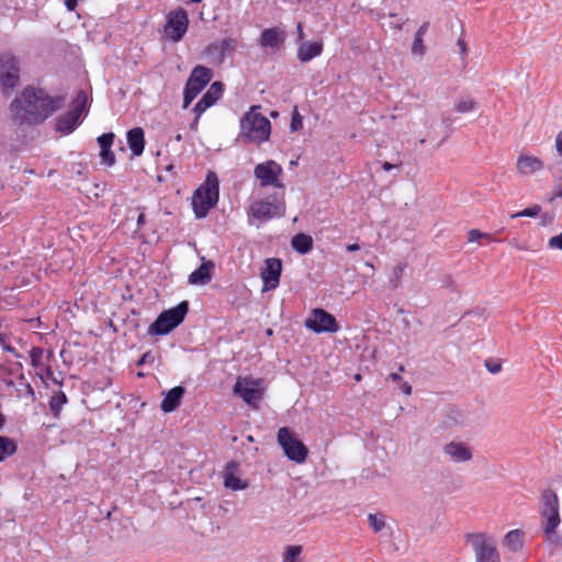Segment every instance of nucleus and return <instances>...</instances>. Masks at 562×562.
Segmentation results:
<instances>
[{
	"mask_svg": "<svg viewBox=\"0 0 562 562\" xmlns=\"http://www.w3.org/2000/svg\"><path fill=\"white\" fill-rule=\"evenodd\" d=\"M60 100L54 99L43 89L26 87L10 104L12 121L19 125L44 122L57 109Z\"/></svg>",
	"mask_w": 562,
	"mask_h": 562,
	"instance_id": "nucleus-1",
	"label": "nucleus"
},
{
	"mask_svg": "<svg viewBox=\"0 0 562 562\" xmlns=\"http://www.w3.org/2000/svg\"><path fill=\"white\" fill-rule=\"evenodd\" d=\"M538 512L546 539L549 542L557 543L560 540L557 529L562 520L559 496L552 488H544L541 492Z\"/></svg>",
	"mask_w": 562,
	"mask_h": 562,
	"instance_id": "nucleus-2",
	"label": "nucleus"
},
{
	"mask_svg": "<svg viewBox=\"0 0 562 562\" xmlns=\"http://www.w3.org/2000/svg\"><path fill=\"white\" fill-rule=\"evenodd\" d=\"M259 110V105H252L240 119L239 137L245 143L260 145L270 137L271 123Z\"/></svg>",
	"mask_w": 562,
	"mask_h": 562,
	"instance_id": "nucleus-3",
	"label": "nucleus"
},
{
	"mask_svg": "<svg viewBox=\"0 0 562 562\" xmlns=\"http://www.w3.org/2000/svg\"><path fill=\"white\" fill-rule=\"evenodd\" d=\"M218 201V179L210 171L203 184L193 193L192 207L198 218L205 217L209 211L216 205Z\"/></svg>",
	"mask_w": 562,
	"mask_h": 562,
	"instance_id": "nucleus-4",
	"label": "nucleus"
},
{
	"mask_svg": "<svg viewBox=\"0 0 562 562\" xmlns=\"http://www.w3.org/2000/svg\"><path fill=\"white\" fill-rule=\"evenodd\" d=\"M285 212L284 194H272L255 200L248 209V216L259 222H268L273 217L283 216Z\"/></svg>",
	"mask_w": 562,
	"mask_h": 562,
	"instance_id": "nucleus-5",
	"label": "nucleus"
},
{
	"mask_svg": "<svg viewBox=\"0 0 562 562\" xmlns=\"http://www.w3.org/2000/svg\"><path fill=\"white\" fill-rule=\"evenodd\" d=\"M188 311L189 303L187 301H182L177 306L164 311L156 321L150 324L148 334L155 336L169 334L183 322Z\"/></svg>",
	"mask_w": 562,
	"mask_h": 562,
	"instance_id": "nucleus-6",
	"label": "nucleus"
},
{
	"mask_svg": "<svg viewBox=\"0 0 562 562\" xmlns=\"http://www.w3.org/2000/svg\"><path fill=\"white\" fill-rule=\"evenodd\" d=\"M277 440L289 460L299 464L306 461L308 456L307 447L288 427H281L278 430Z\"/></svg>",
	"mask_w": 562,
	"mask_h": 562,
	"instance_id": "nucleus-7",
	"label": "nucleus"
},
{
	"mask_svg": "<svg viewBox=\"0 0 562 562\" xmlns=\"http://www.w3.org/2000/svg\"><path fill=\"white\" fill-rule=\"evenodd\" d=\"M213 72L210 68L198 65L189 76L183 91V108L187 109L190 103L199 95L204 87L211 81Z\"/></svg>",
	"mask_w": 562,
	"mask_h": 562,
	"instance_id": "nucleus-8",
	"label": "nucleus"
},
{
	"mask_svg": "<svg viewBox=\"0 0 562 562\" xmlns=\"http://www.w3.org/2000/svg\"><path fill=\"white\" fill-rule=\"evenodd\" d=\"M263 383L261 379H252L249 376H238L234 385L233 392L243 398L252 408L257 409V402L263 396Z\"/></svg>",
	"mask_w": 562,
	"mask_h": 562,
	"instance_id": "nucleus-9",
	"label": "nucleus"
},
{
	"mask_svg": "<svg viewBox=\"0 0 562 562\" xmlns=\"http://www.w3.org/2000/svg\"><path fill=\"white\" fill-rule=\"evenodd\" d=\"M282 175L283 168L272 159L260 162L254 168V176L259 180L261 188L273 187L284 189V184L281 180Z\"/></svg>",
	"mask_w": 562,
	"mask_h": 562,
	"instance_id": "nucleus-10",
	"label": "nucleus"
},
{
	"mask_svg": "<svg viewBox=\"0 0 562 562\" xmlns=\"http://www.w3.org/2000/svg\"><path fill=\"white\" fill-rule=\"evenodd\" d=\"M472 544L476 562H499V554L491 537L485 533H470L467 536Z\"/></svg>",
	"mask_w": 562,
	"mask_h": 562,
	"instance_id": "nucleus-11",
	"label": "nucleus"
},
{
	"mask_svg": "<svg viewBox=\"0 0 562 562\" xmlns=\"http://www.w3.org/2000/svg\"><path fill=\"white\" fill-rule=\"evenodd\" d=\"M304 324L307 329L316 334H334L340 328L336 317L321 307L313 308Z\"/></svg>",
	"mask_w": 562,
	"mask_h": 562,
	"instance_id": "nucleus-12",
	"label": "nucleus"
},
{
	"mask_svg": "<svg viewBox=\"0 0 562 562\" xmlns=\"http://www.w3.org/2000/svg\"><path fill=\"white\" fill-rule=\"evenodd\" d=\"M189 27V18L184 9L179 8L167 14L164 27L165 36L173 43L180 42Z\"/></svg>",
	"mask_w": 562,
	"mask_h": 562,
	"instance_id": "nucleus-13",
	"label": "nucleus"
},
{
	"mask_svg": "<svg viewBox=\"0 0 562 562\" xmlns=\"http://www.w3.org/2000/svg\"><path fill=\"white\" fill-rule=\"evenodd\" d=\"M86 103L87 94L85 91L80 90L72 102L71 109L58 117L56 124L57 130L65 134L71 133L79 124V120L85 110Z\"/></svg>",
	"mask_w": 562,
	"mask_h": 562,
	"instance_id": "nucleus-14",
	"label": "nucleus"
},
{
	"mask_svg": "<svg viewBox=\"0 0 562 562\" xmlns=\"http://www.w3.org/2000/svg\"><path fill=\"white\" fill-rule=\"evenodd\" d=\"M20 81V67L16 58L10 54L0 56V86L4 91L14 89Z\"/></svg>",
	"mask_w": 562,
	"mask_h": 562,
	"instance_id": "nucleus-15",
	"label": "nucleus"
},
{
	"mask_svg": "<svg viewBox=\"0 0 562 562\" xmlns=\"http://www.w3.org/2000/svg\"><path fill=\"white\" fill-rule=\"evenodd\" d=\"M223 94V83L220 81H215L211 85L209 90L203 94V97L199 100V102L194 105L193 112L195 114V119L191 124V128L195 130L199 119L201 115L213 104H215Z\"/></svg>",
	"mask_w": 562,
	"mask_h": 562,
	"instance_id": "nucleus-16",
	"label": "nucleus"
},
{
	"mask_svg": "<svg viewBox=\"0 0 562 562\" xmlns=\"http://www.w3.org/2000/svg\"><path fill=\"white\" fill-rule=\"evenodd\" d=\"M282 272V260L279 258H268L265 260V266L260 271V277L263 282V290H274L279 283Z\"/></svg>",
	"mask_w": 562,
	"mask_h": 562,
	"instance_id": "nucleus-17",
	"label": "nucleus"
},
{
	"mask_svg": "<svg viewBox=\"0 0 562 562\" xmlns=\"http://www.w3.org/2000/svg\"><path fill=\"white\" fill-rule=\"evenodd\" d=\"M544 168V162L537 156L520 154L516 160V169L522 177L535 175Z\"/></svg>",
	"mask_w": 562,
	"mask_h": 562,
	"instance_id": "nucleus-18",
	"label": "nucleus"
},
{
	"mask_svg": "<svg viewBox=\"0 0 562 562\" xmlns=\"http://www.w3.org/2000/svg\"><path fill=\"white\" fill-rule=\"evenodd\" d=\"M285 41V34L279 27H269L261 32L259 44L262 47L279 49Z\"/></svg>",
	"mask_w": 562,
	"mask_h": 562,
	"instance_id": "nucleus-19",
	"label": "nucleus"
},
{
	"mask_svg": "<svg viewBox=\"0 0 562 562\" xmlns=\"http://www.w3.org/2000/svg\"><path fill=\"white\" fill-rule=\"evenodd\" d=\"M443 451L454 462H467L472 459L471 449L462 442L451 441L445 446Z\"/></svg>",
	"mask_w": 562,
	"mask_h": 562,
	"instance_id": "nucleus-20",
	"label": "nucleus"
},
{
	"mask_svg": "<svg viewBox=\"0 0 562 562\" xmlns=\"http://www.w3.org/2000/svg\"><path fill=\"white\" fill-rule=\"evenodd\" d=\"M127 144L134 156H140L145 148V135L142 127H134L127 132Z\"/></svg>",
	"mask_w": 562,
	"mask_h": 562,
	"instance_id": "nucleus-21",
	"label": "nucleus"
},
{
	"mask_svg": "<svg viewBox=\"0 0 562 562\" xmlns=\"http://www.w3.org/2000/svg\"><path fill=\"white\" fill-rule=\"evenodd\" d=\"M214 268V263L212 261H205L203 259V262L201 266L195 269L190 276H189V282L191 284H206L212 279V269Z\"/></svg>",
	"mask_w": 562,
	"mask_h": 562,
	"instance_id": "nucleus-22",
	"label": "nucleus"
},
{
	"mask_svg": "<svg viewBox=\"0 0 562 562\" xmlns=\"http://www.w3.org/2000/svg\"><path fill=\"white\" fill-rule=\"evenodd\" d=\"M183 394L184 389L182 386H175L169 390L161 402V409L165 413L173 412L180 405Z\"/></svg>",
	"mask_w": 562,
	"mask_h": 562,
	"instance_id": "nucleus-23",
	"label": "nucleus"
},
{
	"mask_svg": "<svg viewBox=\"0 0 562 562\" xmlns=\"http://www.w3.org/2000/svg\"><path fill=\"white\" fill-rule=\"evenodd\" d=\"M323 52L322 42H305L300 45L297 49V58L302 63H307L313 58L319 56Z\"/></svg>",
	"mask_w": 562,
	"mask_h": 562,
	"instance_id": "nucleus-24",
	"label": "nucleus"
},
{
	"mask_svg": "<svg viewBox=\"0 0 562 562\" xmlns=\"http://www.w3.org/2000/svg\"><path fill=\"white\" fill-rule=\"evenodd\" d=\"M29 353L31 366L38 370H42L54 357V352L52 350H48L45 355L41 347H33Z\"/></svg>",
	"mask_w": 562,
	"mask_h": 562,
	"instance_id": "nucleus-25",
	"label": "nucleus"
},
{
	"mask_svg": "<svg viewBox=\"0 0 562 562\" xmlns=\"http://www.w3.org/2000/svg\"><path fill=\"white\" fill-rule=\"evenodd\" d=\"M291 245L297 252L306 254L313 247V239L311 236L300 233L292 238Z\"/></svg>",
	"mask_w": 562,
	"mask_h": 562,
	"instance_id": "nucleus-26",
	"label": "nucleus"
},
{
	"mask_svg": "<svg viewBox=\"0 0 562 562\" xmlns=\"http://www.w3.org/2000/svg\"><path fill=\"white\" fill-rule=\"evenodd\" d=\"M522 532L518 529L508 531L504 538V544L512 551H518L522 548Z\"/></svg>",
	"mask_w": 562,
	"mask_h": 562,
	"instance_id": "nucleus-27",
	"label": "nucleus"
},
{
	"mask_svg": "<svg viewBox=\"0 0 562 562\" xmlns=\"http://www.w3.org/2000/svg\"><path fill=\"white\" fill-rule=\"evenodd\" d=\"M16 450V443L12 438L0 436V462L13 456Z\"/></svg>",
	"mask_w": 562,
	"mask_h": 562,
	"instance_id": "nucleus-28",
	"label": "nucleus"
},
{
	"mask_svg": "<svg viewBox=\"0 0 562 562\" xmlns=\"http://www.w3.org/2000/svg\"><path fill=\"white\" fill-rule=\"evenodd\" d=\"M224 485L233 491H240L247 488V483L243 482L233 472L226 471L224 475Z\"/></svg>",
	"mask_w": 562,
	"mask_h": 562,
	"instance_id": "nucleus-29",
	"label": "nucleus"
},
{
	"mask_svg": "<svg viewBox=\"0 0 562 562\" xmlns=\"http://www.w3.org/2000/svg\"><path fill=\"white\" fill-rule=\"evenodd\" d=\"M67 402V396L64 392L59 391L57 393H55L50 401H49V407H50V411L53 412L54 416H58L60 411H61V407L63 405Z\"/></svg>",
	"mask_w": 562,
	"mask_h": 562,
	"instance_id": "nucleus-30",
	"label": "nucleus"
},
{
	"mask_svg": "<svg viewBox=\"0 0 562 562\" xmlns=\"http://www.w3.org/2000/svg\"><path fill=\"white\" fill-rule=\"evenodd\" d=\"M406 263L400 262L392 270V278L390 280L393 288H397L401 284Z\"/></svg>",
	"mask_w": 562,
	"mask_h": 562,
	"instance_id": "nucleus-31",
	"label": "nucleus"
},
{
	"mask_svg": "<svg viewBox=\"0 0 562 562\" xmlns=\"http://www.w3.org/2000/svg\"><path fill=\"white\" fill-rule=\"evenodd\" d=\"M475 108H476V102L474 99H471V98L465 99V100H460L454 105V110L458 113H468V112L474 111Z\"/></svg>",
	"mask_w": 562,
	"mask_h": 562,
	"instance_id": "nucleus-32",
	"label": "nucleus"
},
{
	"mask_svg": "<svg viewBox=\"0 0 562 562\" xmlns=\"http://www.w3.org/2000/svg\"><path fill=\"white\" fill-rule=\"evenodd\" d=\"M302 552L300 546H288L283 554V562H297L296 558Z\"/></svg>",
	"mask_w": 562,
	"mask_h": 562,
	"instance_id": "nucleus-33",
	"label": "nucleus"
},
{
	"mask_svg": "<svg viewBox=\"0 0 562 562\" xmlns=\"http://www.w3.org/2000/svg\"><path fill=\"white\" fill-rule=\"evenodd\" d=\"M368 520L370 526L375 532L381 531L385 527V521L382 516L375 514H369Z\"/></svg>",
	"mask_w": 562,
	"mask_h": 562,
	"instance_id": "nucleus-34",
	"label": "nucleus"
},
{
	"mask_svg": "<svg viewBox=\"0 0 562 562\" xmlns=\"http://www.w3.org/2000/svg\"><path fill=\"white\" fill-rule=\"evenodd\" d=\"M541 211V207L539 205H533L530 207H527L520 212L514 213L510 215L512 218H517L521 216H528V217H536Z\"/></svg>",
	"mask_w": 562,
	"mask_h": 562,
	"instance_id": "nucleus-35",
	"label": "nucleus"
},
{
	"mask_svg": "<svg viewBox=\"0 0 562 562\" xmlns=\"http://www.w3.org/2000/svg\"><path fill=\"white\" fill-rule=\"evenodd\" d=\"M114 137H115V135L112 132L104 133L101 136H99L98 137V143H99V146H100V150L101 149L111 148V146L113 145V142H114Z\"/></svg>",
	"mask_w": 562,
	"mask_h": 562,
	"instance_id": "nucleus-36",
	"label": "nucleus"
},
{
	"mask_svg": "<svg viewBox=\"0 0 562 562\" xmlns=\"http://www.w3.org/2000/svg\"><path fill=\"white\" fill-rule=\"evenodd\" d=\"M481 238H487L488 240H495L490 234L487 233H482L481 231L479 229H471L469 231L468 233V241L469 243H474V241H477L479 239Z\"/></svg>",
	"mask_w": 562,
	"mask_h": 562,
	"instance_id": "nucleus-37",
	"label": "nucleus"
},
{
	"mask_svg": "<svg viewBox=\"0 0 562 562\" xmlns=\"http://www.w3.org/2000/svg\"><path fill=\"white\" fill-rule=\"evenodd\" d=\"M100 157L103 164L106 166H113L115 164V155L111 148L101 149Z\"/></svg>",
	"mask_w": 562,
	"mask_h": 562,
	"instance_id": "nucleus-38",
	"label": "nucleus"
},
{
	"mask_svg": "<svg viewBox=\"0 0 562 562\" xmlns=\"http://www.w3.org/2000/svg\"><path fill=\"white\" fill-rule=\"evenodd\" d=\"M425 49H426V47L424 45L423 38L415 36L413 45H412V53L416 54V55H424Z\"/></svg>",
	"mask_w": 562,
	"mask_h": 562,
	"instance_id": "nucleus-39",
	"label": "nucleus"
},
{
	"mask_svg": "<svg viewBox=\"0 0 562 562\" xmlns=\"http://www.w3.org/2000/svg\"><path fill=\"white\" fill-rule=\"evenodd\" d=\"M221 52L224 54L225 52L232 50L236 46V41L233 38H224L221 41Z\"/></svg>",
	"mask_w": 562,
	"mask_h": 562,
	"instance_id": "nucleus-40",
	"label": "nucleus"
},
{
	"mask_svg": "<svg viewBox=\"0 0 562 562\" xmlns=\"http://www.w3.org/2000/svg\"><path fill=\"white\" fill-rule=\"evenodd\" d=\"M548 247L562 250V232L548 240Z\"/></svg>",
	"mask_w": 562,
	"mask_h": 562,
	"instance_id": "nucleus-41",
	"label": "nucleus"
},
{
	"mask_svg": "<svg viewBox=\"0 0 562 562\" xmlns=\"http://www.w3.org/2000/svg\"><path fill=\"white\" fill-rule=\"evenodd\" d=\"M552 195V199L562 198V176L554 180Z\"/></svg>",
	"mask_w": 562,
	"mask_h": 562,
	"instance_id": "nucleus-42",
	"label": "nucleus"
},
{
	"mask_svg": "<svg viewBox=\"0 0 562 562\" xmlns=\"http://www.w3.org/2000/svg\"><path fill=\"white\" fill-rule=\"evenodd\" d=\"M302 127V117L301 115L295 111L292 115V120H291V130L292 131H297L299 128Z\"/></svg>",
	"mask_w": 562,
	"mask_h": 562,
	"instance_id": "nucleus-43",
	"label": "nucleus"
},
{
	"mask_svg": "<svg viewBox=\"0 0 562 562\" xmlns=\"http://www.w3.org/2000/svg\"><path fill=\"white\" fill-rule=\"evenodd\" d=\"M0 346L8 352H11V353H14L15 356H18L15 348H13L11 345H9L7 342V336L1 333H0Z\"/></svg>",
	"mask_w": 562,
	"mask_h": 562,
	"instance_id": "nucleus-44",
	"label": "nucleus"
},
{
	"mask_svg": "<svg viewBox=\"0 0 562 562\" xmlns=\"http://www.w3.org/2000/svg\"><path fill=\"white\" fill-rule=\"evenodd\" d=\"M41 371L44 373V374H41L42 379H50V380L55 381V379H54V371H53V369L50 367V362L45 364V367Z\"/></svg>",
	"mask_w": 562,
	"mask_h": 562,
	"instance_id": "nucleus-45",
	"label": "nucleus"
},
{
	"mask_svg": "<svg viewBox=\"0 0 562 562\" xmlns=\"http://www.w3.org/2000/svg\"><path fill=\"white\" fill-rule=\"evenodd\" d=\"M428 27H429V22H424V23L419 26V29L417 30V32H416L415 36H416V37H420V38H423V37H424V35L427 33Z\"/></svg>",
	"mask_w": 562,
	"mask_h": 562,
	"instance_id": "nucleus-46",
	"label": "nucleus"
},
{
	"mask_svg": "<svg viewBox=\"0 0 562 562\" xmlns=\"http://www.w3.org/2000/svg\"><path fill=\"white\" fill-rule=\"evenodd\" d=\"M485 366H486L487 370H488L491 373H493V374H495V373L499 372V371H501V369H502V366H501L499 363H493V364H492V363H490V362H486V363H485Z\"/></svg>",
	"mask_w": 562,
	"mask_h": 562,
	"instance_id": "nucleus-47",
	"label": "nucleus"
},
{
	"mask_svg": "<svg viewBox=\"0 0 562 562\" xmlns=\"http://www.w3.org/2000/svg\"><path fill=\"white\" fill-rule=\"evenodd\" d=\"M79 0H65V7L68 11H75Z\"/></svg>",
	"mask_w": 562,
	"mask_h": 562,
	"instance_id": "nucleus-48",
	"label": "nucleus"
},
{
	"mask_svg": "<svg viewBox=\"0 0 562 562\" xmlns=\"http://www.w3.org/2000/svg\"><path fill=\"white\" fill-rule=\"evenodd\" d=\"M458 46L460 47V53L465 56L468 54L467 43L463 38L458 40Z\"/></svg>",
	"mask_w": 562,
	"mask_h": 562,
	"instance_id": "nucleus-49",
	"label": "nucleus"
},
{
	"mask_svg": "<svg viewBox=\"0 0 562 562\" xmlns=\"http://www.w3.org/2000/svg\"><path fill=\"white\" fill-rule=\"evenodd\" d=\"M397 166L398 165H393V164H391L389 161H384L382 164V168H383L384 171H391L392 169L396 168Z\"/></svg>",
	"mask_w": 562,
	"mask_h": 562,
	"instance_id": "nucleus-50",
	"label": "nucleus"
},
{
	"mask_svg": "<svg viewBox=\"0 0 562 562\" xmlns=\"http://www.w3.org/2000/svg\"><path fill=\"white\" fill-rule=\"evenodd\" d=\"M402 391H403L404 394L411 395L412 394V386L407 382H405L402 385Z\"/></svg>",
	"mask_w": 562,
	"mask_h": 562,
	"instance_id": "nucleus-51",
	"label": "nucleus"
},
{
	"mask_svg": "<svg viewBox=\"0 0 562 562\" xmlns=\"http://www.w3.org/2000/svg\"><path fill=\"white\" fill-rule=\"evenodd\" d=\"M346 249H347V251H350V252L357 251L360 249V246H359V244H349V245H347Z\"/></svg>",
	"mask_w": 562,
	"mask_h": 562,
	"instance_id": "nucleus-52",
	"label": "nucleus"
},
{
	"mask_svg": "<svg viewBox=\"0 0 562 562\" xmlns=\"http://www.w3.org/2000/svg\"><path fill=\"white\" fill-rule=\"evenodd\" d=\"M145 223V214L144 213H140L137 217V226L138 227H142Z\"/></svg>",
	"mask_w": 562,
	"mask_h": 562,
	"instance_id": "nucleus-53",
	"label": "nucleus"
},
{
	"mask_svg": "<svg viewBox=\"0 0 562 562\" xmlns=\"http://www.w3.org/2000/svg\"><path fill=\"white\" fill-rule=\"evenodd\" d=\"M7 418L5 416L0 412V429H2L5 425Z\"/></svg>",
	"mask_w": 562,
	"mask_h": 562,
	"instance_id": "nucleus-54",
	"label": "nucleus"
},
{
	"mask_svg": "<svg viewBox=\"0 0 562 562\" xmlns=\"http://www.w3.org/2000/svg\"><path fill=\"white\" fill-rule=\"evenodd\" d=\"M390 378H391L393 381H395V382H397V381H401V380H402V378H401V375H400L398 373H391V374H390Z\"/></svg>",
	"mask_w": 562,
	"mask_h": 562,
	"instance_id": "nucleus-55",
	"label": "nucleus"
},
{
	"mask_svg": "<svg viewBox=\"0 0 562 562\" xmlns=\"http://www.w3.org/2000/svg\"><path fill=\"white\" fill-rule=\"evenodd\" d=\"M297 34H299V37L302 38L303 37V25L302 23H297Z\"/></svg>",
	"mask_w": 562,
	"mask_h": 562,
	"instance_id": "nucleus-56",
	"label": "nucleus"
},
{
	"mask_svg": "<svg viewBox=\"0 0 562 562\" xmlns=\"http://www.w3.org/2000/svg\"><path fill=\"white\" fill-rule=\"evenodd\" d=\"M189 2H191V3H200V2H202V0H190Z\"/></svg>",
	"mask_w": 562,
	"mask_h": 562,
	"instance_id": "nucleus-57",
	"label": "nucleus"
},
{
	"mask_svg": "<svg viewBox=\"0 0 562 562\" xmlns=\"http://www.w3.org/2000/svg\"><path fill=\"white\" fill-rule=\"evenodd\" d=\"M355 379H356L357 381H360V380H361V375H360V374H356Z\"/></svg>",
	"mask_w": 562,
	"mask_h": 562,
	"instance_id": "nucleus-58",
	"label": "nucleus"
},
{
	"mask_svg": "<svg viewBox=\"0 0 562 562\" xmlns=\"http://www.w3.org/2000/svg\"><path fill=\"white\" fill-rule=\"evenodd\" d=\"M398 370H400L401 372H403V371H404V366H400Z\"/></svg>",
	"mask_w": 562,
	"mask_h": 562,
	"instance_id": "nucleus-59",
	"label": "nucleus"
}]
</instances>
